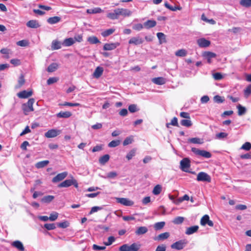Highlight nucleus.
Segmentation results:
<instances>
[{"instance_id":"obj_16","label":"nucleus","mask_w":251,"mask_h":251,"mask_svg":"<svg viewBox=\"0 0 251 251\" xmlns=\"http://www.w3.org/2000/svg\"><path fill=\"white\" fill-rule=\"evenodd\" d=\"M197 43L200 47L206 48L210 44V42L205 38H201L197 40Z\"/></svg>"},{"instance_id":"obj_40","label":"nucleus","mask_w":251,"mask_h":251,"mask_svg":"<svg viewBox=\"0 0 251 251\" xmlns=\"http://www.w3.org/2000/svg\"><path fill=\"white\" fill-rule=\"evenodd\" d=\"M165 225L164 222H157L154 225V227L155 230H159L162 228Z\"/></svg>"},{"instance_id":"obj_44","label":"nucleus","mask_w":251,"mask_h":251,"mask_svg":"<svg viewBox=\"0 0 251 251\" xmlns=\"http://www.w3.org/2000/svg\"><path fill=\"white\" fill-rule=\"evenodd\" d=\"M238 108V114L239 116L245 114L246 112V108L244 107H243L240 104H239L237 106Z\"/></svg>"},{"instance_id":"obj_15","label":"nucleus","mask_w":251,"mask_h":251,"mask_svg":"<svg viewBox=\"0 0 251 251\" xmlns=\"http://www.w3.org/2000/svg\"><path fill=\"white\" fill-rule=\"evenodd\" d=\"M26 25L27 27L32 28H37L41 26L38 21L35 20L29 21L26 23Z\"/></svg>"},{"instance_id":"obj_64","label":"nucleus","mask_w":251,"mask_h":251,"mask_svg":"<svg viewBox=\"0 0 251 251\" xmlns=\"http://www.w3.org/2000/svg\"><path fill=\"white\" fill-rule=\"evenodd\" d=\"M166 249V247L164 245H161L157 246L156 249L155 251H165Z\"/></svg>"},{"instance_id":"obj_23","label":"nucleus","mask_w":251,"mask_h":251,"mask_svg":"<svg viewBox=\"0 0 251 251\" xmlns=\"http://www.w3.org/2000/svg\"><path fill=\"white\" fill-rule=\"evenodd\" d=\"M152 81L157 85H163L166 83V79L163 77H158L152 78Z\"/></svg>"},{"instance_id":"obj_37","label":"nucleus","mask_w":251,"mask_h":251,"mask_svg":"<svg viewBox=\"0 0 251 251\" xmlns=\"http://www.w3.org/2000/svg\"><path fill=\"white\" fill-rule=\"evenodd\" d=\"M86 12L88 14H96L101 13L102 10L100 8L96 7L93 9H88Z\"/></svg>"},{"instance_id":"obj_6","label":"nucleus","mask_w":251,"mask_h":251,"mask_svg":"<svg viewBox=\"0 0 251 251\" xmlns=\"http://www.w3.org/2000/svg\"><path fill=\"white\" fill-rule=\"evenodd\" d=\"M188 243L186 239L180 240L171 245V248L177 250L183 249Z\"/></svg>"},{"instance_id":"obj_53","label":"nucleus","mask_w":251,"mask_h":251,"mask_svg":"<svg viewBox=\"0 0 251 251\" xmlns=\"http://www.w3.org/2000/svg\"><path fill=\"white\" fill-rule=\"evenodd\" d=\"M57 226L58 227L60 228H65L69 226V223L67 221H64L61 223H58Z\"/></svg>"},{"instance_id":"obj_25","label":"nucleus","mask_w":251,"mask_h":251,"mask_svg":"<svg viewBox=\"0 0 251 251\" xmlns=\"http://www.w3.org/2000/svg\"><path fill=\"white\" fill-rule=\"evenodd\" d=\"M12 246L20 251H24V247L22 243L19 241H16L12 243Z\"/></svg>"},{"instance_id":"obj_24","label":"nucleus","mask_w":251,"mask_h":251,"mask_svg":"<svg viewBox=\"0 0 251 251\" xmlns=\"http://www.w3.org/2000/svg\"><path fill=\"white\" fill-rule=\"evenodd\" d=\"M61 19L60 17L54 16L48 18L47 22L49 24L53 25L59 23L61 21Z\"/></svg>"},{"instance_id":"obj_51","label":"nucleus","mask_w":251,"mask_h":251,"mask_svg":"<svg viewBox=\"0 0 251 251\" xmlns=\"http://www.w3.org/2000/svg\"><path fill=\"white\" fill-rule=\"evenodd\" d=\"M184 221V218L182 217H177L173 220V223L175 224H180L183 223Z\"/></svg>"},{"instance_id":"obj_55","label":"nucleus","mask_w":251,"mask_h":251,"mask_svg":"<svg viewBox=\"0 0 251 251\" xmlns=\"http://www.w3.org/2000/svg\"><path fill=\"white\" fill-rule=\"evenodd\" d=\"M117 176V174L116 172H110L107 174L106 178H114Z\"/></svg>"},{"instance_id":"obj_33","label":"nucleus","mask_w":251,"mask_h":251,"mask_svg":"<svg viewBox=\"0 0 251 251\" xmlns=\"http://www.w3.org/2000/svg\"><path fill=\"white\" fill-rule=\"evenodd\" d=\"M58 65L56 63H52L50 64L47 68V71L48 72H53L57 69Z\"/></svg>"},{"instance_id":"obj_45","label":"nucleus","mask_w":251,"mask_h":251,"mask_svg":"<svg viewBox=\"0 0 251 251\" xmlns=\"http://www.w3.org/2000/svg\"><path fill=\"white\" fill-rule=\"evenodd\" d=\"M133 141V139L132 136H129V137H126L123 142V145L126 146L129 144H130L132 143Z\"/></svg>"},{"instance_id":"obj_2","label":"nucleus","mask_w":251,"mask_h":251,"mask_svg":"<svg viewBox=\"0 0 251 251\" xmlns=\"http://www.w3.org/2000/svg\"><path fill=\"white\" fill-rule=\"evenodd\" d=\"M35 102L33 99H30L26 103L23 104L22 108L25 115H27L29 112L34 110L33 104Z\"/></svg>"},{"instance_id":"obj_12","label":"nucleus","mask_w":251,"mask_h":251,"mask_svg":"<svg viewBox=\"0 0 251 251\" xmlns=\"http://www.w3.org/2000/svg\"><path fill=\"white\" fill-rule=\"evenodd\" d=\"M67 175L68 173L66 172H64L63 173L58 174L52 178V181L53 183L59 182L64 179L67 176Z\"/></svg>"},{"instance_id":"obj_46","label":"nucleus","mask_w":251,"mask_h":251,"mask_svg":"<svg viewBox=\"0 0 251 251\" xmlns=\"http://www.w3.org/2000/svg\"><path fill=\"white\" fill-rule=\"evenodd\" d=\"M188 141L190 143H194V144H202V142L201 141V139L199 138H197V137H195V138H190L189 140H188Z\"/></svg>"},{"instance_id":"obj_50","label":"nucleus","mask_w":251,"mask_h":251,"mask_svg":"<svg viewBox=\"0 0 251 251\" xmlns=\"http://www.w3.org/2000/svg\"><path fill=\"white\" fill-rule=\"evenodd\" d=\"M165 6L172 11H176V10L179 9V8L176 6H173L170 5L168 2L164 3Z\"/></svg>"},{"instance_id":"obj_36","label":"nucleus","mask_w":251,"mask_h":251,"mask_svg":"<svg viewBox=\"0 0 251 251\" xmlns=\"http://www.w3.org/2000/svg\"><path fill=\"white\" fill-rule=\"evenodd\" d=\"M115 29L114 28H110L107 30H105L102 31L101 33V35L104 37H107L111 34H112L115 31Z\"/></svg>"},{"instance_id":"obj_62","label":"nucleus","mask_w":251,"mask_h":251,"mask_svg":"<svg viewBox=\"0 0 251 251\" xmlns=\"http://www.w3.org/2000/svg\"><path fill=\"white\" fill-rule=\"evenodd\" d=\"M28 43L26 40H21L17 43V45L18 46H21V47H25L27 45Z\"/></svg>"},{"instance_id":"obj_35","label":"nucleus","mask_w":251,"mask_h":251,"mask_svg":"<svg viewBox=\"0 0 251 251\" xmlns=\"http://www.w3.org/2000/svg\"><path fill=\"white\" fill-rule=\"evenodd\" d=\"M87 41L92 44H96L100 43L98 38L94 36H90L88 38Z\"/></svg>"},{"instance_id":"obj_20","label":"nucleus","mask_w":251,"mask_h":251,"mask_svg":"<svg viewBox=\"0 0 251 251\" xmlns=\"http://www.w3.org/2000/svg\"><path fill=\"white\" fill-rule=\"evenodd\" d=\"M199 229V226H194L187 228L185 234L187 235H191L196 232Z\"/></svg>"},{"instance_id":"obj_7","label":"nucleus","mask_w":251,"mask_h":251,"mask_svg":"<svg viewBox=\"0 0 251 251\" xmlns=\"http://www.w3.org/2000/svg\"><path fill=\"white\" fill-rule=\"evenodd\" d=\"M197 180L200 181L210 182L211 177L204 172H200L197 175Z\"/></svg>"},{"instance_id":"obj_38","label":"nucleus","mask_w":251,"mask_h":251,"mask_svg":"<svg viewBox=\"0 0 251 251\" xmlns=\"http://www.w3.org/2000/svg\"><path fill=\"white\" fill-rule=\"evenodd\" d=\"M180 124L186 127H190L192 126V122L190 119H183L180 121Z\"/></svg>"},{"instance_id":"obj_14","label":"nucleus","mask_w":251,"mask_h":251,"mask_svg":"<svg viewBox=\"0 0 251 251\" xmlns=\"http://www.w3.org/2000/svg\"><path fill=\"white\" fill-rule=\"evenodd\" d=\"M119 45L118 43H106L104 45L103 49L104 50H112L115 49Z\"/></svg>"},{"instance_id":"obj_57","label":"nucleus","mask_w":251,"mask_h":251,"mask_svg":"<svg viewBox=\"0 0 251 251\" xmlns=\"http://www.w3.org/2000/svg\"><path fill=\"white\" fill-rule=\"evenodd\" d=\"M44 227L48 230H52L56 227L54 224H46L44 225Z\"/></svg>"},{"instance_id":"obj_5","label":"nucleus","mask_w":251,"mask_h":251,"mask_svg":"<svg viewBox=\"0 0 251 251\" xmlns=\"http://www.w3.org/2000/svg\"><path fill=\"white\" fill-rule=\"evenodd\" d=\"M73 185L75 188L78 187L77 181L72 177L71 179H66L63 182L60 183L58 185L60 187H68Z\"/></svg>"},{"instance_id":"obj_21","label":"nucleus","mask_w":251,"mask_h":251,"mask_svg":"<svg viewBox=\"0 0 251 251\" xmlns=\"http://www.w3.org/2000/svg\"><path fill=\"white\" fill-rule=\"evenodd\" d=\"M71 115L72 113L69 111H60L56 114V117L59 118H68Z\"/></svg>"},{"instance_id":"obj_31","label":"nucleus","mask_w":251,"mask_h":251,"mask_svg":"<svg viewBox=\"0 0 251 251\" xmlns=\"http://www.w3.org/2000/svg\"><path fill=\"white\" fill-rule=\"evenodd\" d=\"M156 35L160 44L166 42V36L163 33L158 32Z\"/></svg>"},{"instance_id":"obj_19","label":"nucleus","mask_w":251,"mask_h":251,"mask_svg":"<svg viewBox=\"0 0 251 251\" xmlns=\"http://www.w3.org/2000/svg\"><path fill=\"white\" fill-rule=\"evenodd\" d=\"M62 43L60 42L55 40H53L51 43V48L52 50H58L61 48Z\"/></svg>"},{"instance_id":"obj_42","label":"nucleus","mask_w":251,"mask_h":251,"mask_svg":"<svg viewBox=\"0 0 251 251\" xmlns=\"http://www.w3.org/2000/svg\"><path fill=\"white\" fill-rule=\"evenodd\" d=\"M240 4L243 6L249 7L251 6V0H241Z\"/></svg>"},{"instance_id":"obj_11","label":"nucleus","mask_w":251,"mask_h":251,"mask_svg":"<svg viewBox=\"0 0 251 251\" xmlns=\"http://www.w3.org/2000/svg\"><path fill=\"white\" fill-rule=\"evenodd\" d=\"M201 225L204 226L206 225H208L209 226L212 227L213 226V223L211 220H210L209 217L208 215H204L201 220Z\"/></svg>"},{"instance_id":"obj_34","label":"nucleus","mask_w":251,"mask_h":251,"mask_svg":"<svg viewBox=\"0 0 251 251\" xmlns=\"http://www.w3.org/2000/svg\"><path fill=\"white\" fill-rule=\"evenodd\" d=\"M54 197L53 196L48 195L44 196L42 199L41 201L44 203H49L51 201Z\"/></svg>"},{"instance_id":"obj_4","label":"nucleus","mask_w":251,"mask_h":251,"mask_svg":"<svg viewBox=\"0 0 251 251\" xmlns=\"http://www.w3.org/2000/svg\"><path fill=\"white\" fill-rule=\"evenodd\" d=\"M140 245L133 243L129 246L127 244H124L120 247V251H137L140 249Z\"/></svg>"},{"instance_id":"obj_26","label":"nucleus","mask_w":251,"mask_h":251,"mask_svg":"<svg viewBox=\"0 0 251 251\" xmlns=\"http://www.w3.org/2000/svg\"><path fill=\"white\" fill-rule=\"evenodd\" d=\"M75 43V40L72 38L65 39L62 45L65 47H69Z\"/></svg>"},{"instance_id":"obj_49","label":"nucleus","mask_w":251,"mask_h":251,"mask_svg":"<svg viewBox=\"0 0 251 251\" xmlns=\"http://www.w3.org/2000/svg\"><path fill=\"white\" fill-rule=\"evenodd\" d=\"M189 199V197L187 195H185L181 198H180L179 200L177 201H174V202L176 204H178L179 202L183 201H188Z\"/></svg>"},{"instance_id":"obj_28","label":"nucleus","mask_w":251,"mask_h":251,"mask_svg":"<svg viewBox=\"0 0 251 251\" xmlns=\"http://www.w3.org/2000/svg\"><path fill=\"white\" fill-rule=\"evenodd\" d=\"M103 69L102 67H98L94 72V76L96 78L100 77L102 74Z\"/></svg>"},{"instance_id":"obj_58","label":"nucleus","mask_w":251,"mask_h":251,"mask_svg":"<svg viewBox=\"0 0 251 251\" xmlns=\"http://www.w3.org/2000/svg\"><path fill=\"white\" fill-rule=\"evenodd\" d=\"M144 25L137 24L133 26V29L137 31H140L143 28Z\"/></svg>"},{"instance_id":"obj_48","label":"nucleus","mask_w":251,"mask_h":251,"mask_svg":"<svg viewBox=\"0 0 251 251\" xmlns=\"http://www.w3.org/2000/svg\"><path fill=\"white\" fill-rule=\"evenodd\" d=\"M120 142L119 140H113L108 144V147L110 148H114L119 145Z\"/></svg>"},{"instance_id":"obj_3","label":"nucleus","mask_w":251,"mask_h":251,"mask_svg":"<svg viewBox=\"0 0 251 251\" xmlns=\"http://www.w3.org/2000/svg\"><path fill=\"white\" fill-rule=\"evenodd\" d=\"M191 151L196 155L198 156H201L205 158H209L211 157V153L205 150L192 148Z\"/></svg>"},{"instance_id":"obj_27","label":"nucleus","mask_w":251,"mask_h":251,"mask_svg":"<svg viewBox=\"0 0 251 251\" xmlns=\"http://www.w3.org/2000/svg\"><path fill=\"white\" fill-rule=\"evenodd\" d=\"M148 231V228L146 226L139 227L135 231V234L138 235L145 234Z\"/></svg>"},{"instance_id":"obj_32","label":"nucleus","mask_w":251,"mask_h":251,"mask_svg":"<svg viewBox=\"0 0 251 251\" xmlns=\"http://www.w3.org/2000/svg\"><path fill=\"white\" fill-rule=\"evenodd\" d=\"M110 156L108 154H105L99 158V162L102 165H104L109 160Z\"/></svg>"},{"instance_id":"obj_13","label":"nucleus","mask_w":251,"mask_h":251,"mask_svg":"<svg viewBox=\"0 0 251 251\" xmlns=\"http://www.w3.org/2000/svg\"><path fill=\"white\" fill-rule=\"evenodd\" d=\"M144 42L143 39L139 36H136L131 38L128 41L129 44L138 45L142 44Z\"/></svg>"},{"instance_id":"obj_41","label":"nucleus","mask_w":251,"mask_h":251,"mask_svg":"<svg viewBox=\"0 0 251 251\" xmlns=\"http://www.w3.org/2000/svg\"><path fill=\"white\" fill-rule=\"evenodd\" d=\"M228 134L226 132H220L217 133L215 135V138L218 139H223L226 138Z\"/></svg>"},{"instance_id":"obj_60","label":"nucleus","mask_w":251,"mask_h":251,"mask_svg":"<svg viewBox=\"0 0 251 251\" xmlns=\"http://www.w3.org/2000/svg\"><path fill=\"white\" fill-rule=\"evenodd\" d=\"M114 241H115L114 237L110 236L108 238V242H105L104 244L106 246H109V245H111Z\"/></svg>"},{"instance_id":"obj_47","label":"nucleus","mask_w":251,"mask_h":251,"mask_svg":"<svg viewBox=\"0 0 251 251\" xmlns=\"http://www.w3.org/2000/svg\"><path fill=\"white\" fill-rule=\"evenodd\" d=\"M136 150L135 149L131 150L126 156V158L129 160L135 155Z\"/></svg>"},{"instance_id":"obj_52","label":"nucleus","mask_w":251,"mask_h":251,"mask_svg":"<svg viewBox=\"0 0 251 251\" xmlns=\"http://www.w3.org/2000/svg\"><path fill=\"white\" fill-rule=\"evenodd\" d=\"M58 216V213L56 212H53L50 214L49 217V220L51 221H54L57 219Z\"/></svg>"},{"instance_id":"obj_56","label":"nucleus","mask_w":251,"mask_h":251,"mask_svg":"<svg viewBox=\"0 0 251 251\" xmlns=\"http://www.w3.org/2000/svg\"><path fill=\"white\" fill-rule=\"evenodd\" d=\"M213 78L216 80H219L223 78L222 75L220 73H216L213 74Z\"/></svg>"},{"instance_id":"obj_10","label":"nucleus","mask_w":251,"mask_h":251,"mask_svg":"<svg viewBox=\"0 0 251 251\" xmlns=\"http://www.w3.org/2000/svg\"><path fill=\"white\" fill-rule=\"evenodd\" d=\"M180 165L181 170L186 172L190 166V161L188 158H184L180 161Z\"/></svg>"},{"instance_id":"obj_18","label":"nucleus","mask_w":251,"mask_h":251,"mask_svg":"<svg viewBox=\"0 0 251 251\" xmlns=\"http://www.w3.org/2000/svg\"><path fill=\"white\" fill-rule=\"evenodd\" d=\"M156 25V22L154 20H149L144 23V26L149 29L154 27Z\"/></svg>"},{"instance_id":"obj_1","label":"nucleus","mask_w":251,"mask_h":251,"mask_svg":"<svg viewBox=\"0 0 251 251\" xmlns=\"http://www.w3.org/2000/svg\"><path fill=\"white\" fill-rule=\"evenodd\" d=\"M132 14V12L126 8H117L113 10V12L108 13L107 14V17L109 19L114 20L119 19L120 16L123 17L130 16Z\"/></svg>"},{"instance_id":"obj_17","label":"nucleus","mask_w":251,"mask_h":251,"mask_svg":"<svg viewBox=\"0 0 251 251\" xmlns=\"http://www.w3.org/2000/svg\"><path fill=\"white\" fill-rule=\"evenodd\" d=\"M32 91H27L26 90L22 91L17 94L19 98L21 99L27 98L32 95Z\"/></svg>"},{"instance_id":"obj_9","label":"nucleus","mask_w":251,"mask_h":251,"mask_svg":"<svg viewBox=\"0 0 251 251\" xmlns=\"http://www.w3.org/2000/svg\"><path fill=\"white\" fill-rule=\"evenodd\" d=\"M116 201L125 206H132L134 204V202L129 200L127 198H116Z\"/></svg>"},{"instance_id":"obj_29","label":"nucleus","mask_w":251,"mask_h":251,"mask_svg":"<svg viewBox=\"0 0 251 251\" xmlns=\"http://www.w3.org/2000/svg\"><path fill=\"white\" fill-rule=\"evenodd\" d=\"M49 163V161L44 160L36 163L35 165V167L37 169L43 168L47 166Z\"/></svg>"},{"instance_id":"obj_63","label":"nucleus","mask_w":251,"mask_h":251,"mask_svg":"<svg viewBox=\"0 0 251 251\" xmlns=\"http://www.w3.org/2000/svg\"><path fill=\"white\" fill-rule=\"evenodd\" d=\"M214 100L215 102L217 103H222L224 101V100L222 99V98L219 96L216 95L214 97Z\"/></svg>"},{"instance_id":"obj_43","label":"nucleus","mask_w":251,"mask_h":251,"mask_svg":"<svg viewBox=\"0 0 251 251\" xmlns=\"http://www.w3.org/2000/svg\"><path fill=\"white\" fill-rule=\"evenodd\" d=\"M251 149V144L250 142H246L245 144H244L242 147H241L240 149L245 150L247 151H249Z\"/></svg>"},{"instance_id":"obj_54","label":"nucleus","mask_w":251,"mask_h":251,"mask_svg":"<svg viewBox=\"0 0 251 251\" xmlns=\"http://www.w3.org/2000/svg\"><path fill=\"white\" fill-rule=\"evenodd\" d=\"M251 94V85L248 86L244 90V95L246 98H248Z\"/></svg>"},{"instance_id":"obj_61","label":"nucleus","mask_w":251,"mask_h":251,"mask_svg":"<svg viewBox=\"0 0 251 251\" xmlns=\"http://www.w3.org/2000/svg\"><path fill=\"white\" fill-rule=\"evenodd\" d=\"M205 56L206 58H209L211 59L212 58L215 57L216 55L213 52L208 51L205 53Z\"/></svg>"},{"instance_id":"obj_39","label":"nucleus","mask_w":251,"mask_h":251,"mask_svg":"<svg viewBox=\"0 0 251 251\" xmlns=\"http://www.w3.org/2000/svg\"><path fill=\"white\" fill-rule=\"evenodd\" d=\"M187 54V51L184 49H181L177 50L175 52V55L177 56L184 57Z\"/></svg>"},{"instance_id":"obj_8","label":"nucleus","mask_w":251,"mask_h":251,"mask_svg":"<svg viewBox=\"0 0 251 251\" xmlns=\"http://www.w3.org/2000/svg\"><path fill=\"white\" fill-rule=\"evenodd\" d=\"M60 130L56 129H51L49 130L45 133V136L48 138H54L61 133Z\"/></svg>"},{"instance_id":"obj_30","label":"nucleus","mask_w":251,"mask_h":251,"mask_svg":"<svg viewBox=\"0 0 251 251\" xmlns=\"http://www.w3.org/2000/svg\"><path fill=\"white\" fill-rule=\"evenodd\" d=\"M170 236L169 232H166L162 233L158 235V236L155 239L157 240H164L167 239Z\"/></svg>"},{"instance_id":"obj_22","label":"nucleus","mask_w":251,"mask_h":251,"mask_svg":"<svg viewBox=\"0 0 251 251\" xmlns=\"http://www.w3.org/2000/svg\"><path fill=\"white\" fill-rule=\"evenodd\" d=\"M25 83V79L24 78V76L23 74H21L19 77L18 80V84L15 85V88L16 89H18L20 88Z\"/></svg>"},{"instance_id":"obj_59","label":"nucleus","mask_w":251,"mask_h":251,"mask_svg":"<svg viewBox=\"0 0 251 251\" xmlns=\"http://www.w3.org/2000/svg\"><path fill=\"white\" fill-rule=\"evenodd\" d=\"M128 110L131 113L135 112L137 111V106L135 104H131L128 106Z\"/></svg>"}]
</instances>
